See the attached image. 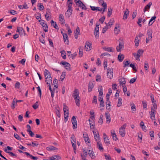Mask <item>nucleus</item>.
I'll list each match as a JSON object with an SVG mask.
<instances>
[{"label": "nucleus", "instance_id": "9b49d317", "mask_svg": "<svg viewBox=\"0 0 160 160\" xmlns=\"http://www.w3.org/2000/svg\"><path fill=\"white\" fill-rule=\"evenodd\" d=\"M72 128L75 129L77 128V123L76 119L74 116H73L72 118Z\"/></svg>", "mask_w": 160, "mask_h": 160}, {"label": "nucleus", "instance_id": "ddd939ff", "mask_svg": "<svg viewBox=\"0 0 160 160\" xmlns=\"http://www.w3.org/2000/svg\"><path fill=\"white\" fill-rule=\"evenodd\" d=\"M61 64L63 65L66 69L68 71L71 70L70 65L69 63L66 62H61Z\"/></svg>", "mask_w": 160, "mask_h": 160}, {"label": "nucleus", "instance_id": "e2e57ef3", "mask_svg": "<svg viewBox=\"0 0 160 160\" xmlns=\"http://www.w3.org/2000/svg\"><path fill=\"white\" fill-rule=\"evenodd\" d=\"M104 69H106L108 66V60L107 59H105L103 62Z\"/></svg>", "mask_w": 160, "mask_h": 160}, {"label": "nucleus", "instance_id": "0e129e2a", "mask_svg": "<svg viewBox=\"0 0 160 160\" xmlns=\"http://www.w3.org/2000/svg\"><path fill=\"white\" fill-rule=\"evenodd\" d=\"M150 118L152 120H155V113L150 112Z\"/></svg>", "mask_w": 160, "mask_h": 160}, {"label": "nucleus", "instance_id": "e433bc0d", "mask_svg": "<svg viewBox=\"0 0 160 160\" xmlns=\"http://www.w3.org/2000/svg\"><path fill=\"white\" fill-rule=\"evenodd\" d=\"M122 103V98L120 97L118 98V101H117V107H120Z\"/></svg>", "mask_w": 160, "mask_h": 160}, {"label": "nucleus", "instance_id": "f3484780", "mask_svg": "<svg viewBox=\"0 0 160 160\" xmlns=\"http://www.w3.org/2000/svg\"><path fill=\"white\" fill-rule=\"evenodd\" d=\"M88 154L92 159H93L95 158V154L92 149L88 150Z\"/></svg>", "mask_w": 160, "mask_h": 160}, {"label": "nucleus", "instance_id": "ea45409f", "mask_svg": "<svg viewBox=\"0 0 160 160\" xmlns=\"http://www.w3.org/2000/svg\"><path fill=\"white\" fill-rule=\"evenodd\" d=\"M94 85L93 83L91 82H89L88 85V91L89 92L92 91V88L94 87Z\"/></svg>", "mask_w": 160, "mask_h": 160}, {"label": "nucleus", "instance_id": "4c0bfd02", "mask_svg": "<svg viewBox=\"0 0 160 160\" xmlns=\"http://www.w3.org/2000/svg\"><path fill=\"white\" fill-rule=\"evenodd\" d=\"M105 117L107 119L106 121L108 123H109L111 121L110 115L108 112H105Z\"/></svg>", "mask_w": 160, "mask_h": 160}, {"label": "nucleus", "instance_id": "7ed1b4c3", "mask_svg": "<svg viewBox=\"0 0 160 160\" xmlns=\"http://www.w3.org/2000/svg\"><path fill=\"white\" fill-rule=\"evenodd\" d=\"M152 29L149 28L147 31V37L146 39V43L149 42L150 40H152Z\"/></svg>", "mask_w": 160, "mask_h": 160}, {"label": "nucleus", "instance_id": "09e8293b", "mask_svg": "<svg viewBox=\"0 0 160 160\" xmlns=\"http://www.w3.org/2000/svg\"><path fill=\"white\" fill-rule=\"evenodd\" d=\"M90 7L91 9L93 11H101L102 10V9H100V8L98 7H95L94 6H90Z\"/></svg>", "mask_w": 160, "mask_h": 160}, {"label": "nucleus", "instance_id": "de8ad7c7", "mask_svg": "<svg viewBox=\"0 0 160 160\" xmlns=\"http://www.w3.org/2000/svg\"><path fill=\"white\" fill-rule=\"evenodd\" d=\"M74 99L75 100V103L76 104V105L78 106H79L80 105V97H78L76 98H74Z\"/></svg>", "mask_w": 160, "mask_h": 160}, {"label": "nucleus", "instance_id": "a878e982", "mask_svg": "<svg viewBox=\"0 0 160 160\" xmlns=\"http://www.w3.org/2000/svg\"><path fill=\"white\" fill-rule=\"evenodd\" d=\"M114 22V19L112 18L110 20L107 24L106 22H105V23L108 28H110L111 27V26L113 24Z\"/></svg>", "mask_w": 160, "mask_h": 160}, {"label": "nucleus", "instance_id": "cd10ccee", "mask_svg": "<svg viewBox=\"0 0 160 160\" xmlns=\"http://www.w3.org/2000/svg\"><path fill=\"white\" fill-rule=\"evenodd\" d=\"M123 88V91L125 95L127 94V96H129L130 95V93L129 92H127V88L126 86H122Z\"/></svg>", "mask_w": 160, "mask_h": 160}, {"label": "nucleus", "instance_id": "9d476101", "mask_svg": "<svg viewBox=\"0 0 160 160\" xmlns=\"http://www.w3.org/2000/svg\"><path fill=\"white\" fill-rule=\"evenodd\" d=\"M45 17L47 21H49L51 19V14L50 9H47Z\"/></svg>", "mask_w": 160, "mask_h": 160}, {"label": "nucleus", "instance_id": "c756f323", "mask_svg": "<svg viewBox=\"0 0 160 160\" xmlns=\"http://www.w3.org/2000/svg\"><path fill=\"white\" fill-rule=\"evenodd\" d=\"M24 153L26 155L28 156V157H29L33 160H37L38 159V158L37 157L32 156L28 152H25Z\"/></svg>", "mask_w": 160, "mask_h": 160}, {"label": "nucleus", "instance_id": "aec40b11", "mask_svg": "<svg viewBox=\"0 0 160 160\" xmlns=\"http://www.w3.org/2000/svg\"><path fill=\"white\" fill-rule=\"evenodd\" d=\"M103 136L104 142L107 145H109L110 144V142L108 137L105 133H103Z\"/></svg>", "mask_w": 160, "mask_h": 160}, {"label": "nucleus", "instance_id": "49530a36", "mask_svg": "<svg viewBox=\"0 0 160 160\" xmlns=\"http://www.w3.org/2000/svg\"><path fill=\"white\" fill-rule=\"evenodd\" d=\"M140 126L142 130L143 131H145L146 130V127L144 125V122L142 121L140 122Z\"/></svg>", "mask_w": 160, "mask_h": 160}, {"label": "nucleus", "instance_id": "13d9d810", "mask_svg": "<svg viewBox=\"0 0 160 160\" xmlns=\"http://www.w3.org/2000/svg\"><path fill=\"white\" fill-rule=\"evenodd\" d=\"M72 2H67V6L68 8V9H72Z\"/></svg>", "mask_w": 160, "mask_h": 160}, {"label": "nucleus", "instance_id": "79ce46f5", "mask_svg": "<svg viewBox=\"0 0 160 160\" xmlns=\"http://www.w3.org/2000/svg\"><path fill=\"white\" fill-rule=\"evenodd\" d=\"M19 8L21 9H28V7L27 4L25 3L23 5H20L18 6Z\"/></svg>", "mask_w": 160, "mask_h": 160}, {"label": "nucleus", "instance_id": "b1692460", "mask_svg": "<svg viewBox=\"0 0 160 160\" xmlns=\"http://www.w3.org/2000/svg\"><path fill=\"white\" fill-rule=\"evenodd\" d=\"M140 40V36H137L134 42L135 45L136 47H138L139 45V44Z\"/></svg>", "mask_w": 160, "mask_h": 160}, {"label": "nucleus", "instance_id": "423d86ee", "mask_svg": "<svg viewBox=\"0 0 160 160\" xmlns=\"http://www.w3.org/2000/svg\"><path fill=\"white\" fill-rule=\"evenodd\" d=\"M83 137L86 143L88 146L90 145V141L88 134L85 132L83 134Z\"/></svg>", "mask_w": 160, "mask_h": 160}, {"label": "nucleus", "instance_id": "3c124183", "mask_svg": "<svg viewBox=\"0 0 160 160\" xmlns=\"http://www.w3.org/2000/svg\"><path fill=\"white\" fill-rule=\"evenodd\" d=\"M144 68L145 71H148L149 68L148 63V61H146L144 62Z\"/></svg>", "mask_w": 160, "mask_h": 160}, {"label": "nucleus", "instance_id": "f8f14e48", "mask_svg": "<svg viewBox=\"0 0 160 160\" xmlns=\"http://www.w3.org/2000/svg\"><path fill=\"white\" fill-rule=\"evenodd\" d=\"M74 37L76 39L78 38V36L81 34L80 30L78 27H77L76 29L74 31Z\"/></svg>", "mask_w": 160, "mask_h": 160}, {"label": "nucleus", "instance_id": "393cba45", "mask_svg": "<svg viewBox=\"0 0 160 160\" xmlns=\"http://www.w3.org/2000/svg\"><path fill=\"white\" fill-rule=\"evenodd\" d=\"M72 9H68L66 12L65 14L66 17L68 18H69L71 15L72 14Z\"/></svg>", "mask_w": 160, "mask_h": 160}, {"label": "nucleus", "instance_id": "4be33fe9", "mask_svg": "<svg viewBox=\"0 0 160 160\" xmlns=\"http://www.w3.org/2000/svg\"><path fill=\"white\" fill-rule=\"evenodd\" d=\"M59 20L61 24H63L65 23L64 16L62 14H60L59 16Z\"/></svg>", "mask_w": 160, "mask_h": 160}, {"label": "nucleus", "instance_id": "680f3d73", "mask_svg": "<svg viewBox=\"0 0 160 160\" xmlns=\"http://www.w3.org/2000/svg\"><path fill=\"white\" fill-rule=\"evenodd\" d=\"M20 87V83L19 82H17L14 86L15 88L17 89H19Z\"/></svg>", "mask_w": 160, "mask_h": 160}, {"label": "nucleus", "instance_id": "6ab92c4d", "mask_svg": "<svg viewBox=\"0 0 160 160\" xmlns=\"http://www.w3.org/2000/svg\"><path fill=\"white\" fill-rule=\"evenodd\" d=\"M61 33L62 35L64 42L67 44H68L69 41L68 40V37L67 34L66 33H63L62 32H61Z\"/></svg>", "mask_w": 160, "mask_h": 160}, {"label": "nucleus", "instance_id": "8fccbe9b", "mask_svg": "<svg viewBox=\"0 0 160 160\" xmlns=\"http://www.w3.org/2000/svg\"><path fill=\"white\" fill-rule=\"evenodd\" d=\"M100 108L101 110H102L104 109V103L103 101H100Z\"/></svg>", "mask_w": 160, "mask_h": 160}, {"label": "nucleus", "instance_id": "864d4df0", "mask_svg": "<svg viewBox=\"0 0 160 160\" xmlns=\"http://www.w3.org/2000/svg\"><path fill=\"white\" fill-rule=\"evenodd\" d=\"M130 106L131 107V109H132V112L134 113V112L136 110V106H135V104L133 103H131Z\"/></svg>", "mask_w": 160, "mask_h": 160}, {"label": "nucleus", "instance_id": "69168bd1", "mask_svg": "<svg viewBox=\"0 0 160 160\" xmlns=\"http://www.w3.org/2000/svg\"><path fill=\"white\" fill-rule=\"evenodd\" d=\"M12 150V148L9 146H7L4 149V151L7 153H8L10 152L9 151Z\"/></svg>", "mask_w": 160, "mask_h": 160}, {"label": "nucleus", "instance_id": "473e14b6", "mask_svg": "<svg viewBox=\"0 0 160 160\" xmlns=\"http://www.w3.org/2000/svg\"><path fill=\"white\" fill-rule=\"evenodd\" d=\"M103 49L105 51L109 52H113L114 50V48L112 47H105L103 48Z\"/></svg>", "mask_w": 160, "mask_h": 160}, {"label": "nucleus", "instance_id": "37998d69", "mask_svg": "<svg viewBox=\"0 0 160 160\" xmlns=\"http://www.w3.org/2000/svg\"><path fill=\"white\" fill-rule=\"evenodd\" d=\"M47 149L48 151H52V150H58V148L55 147H54L52 146H48L47 148Z\"/></svg>", "mask_w": 160, "mask_h": 160}, {"label": "nucleus", "instance_id": "72a5a7b5", "mask_svg": "<svg viewBox=\"0 0 160 160\" xmlns=\"http://www.w3.org/2000/svg\"><path fill=\"white\" fill-rule=\"evenodd\" d=\"M51 24L52 26L53 27L56 29L58 30V27L57 25L56 22H54L53 20L51 21Z\"/></svg>", "mask_w": 160, "mask_h": 160}, {"label": "nucleus", "instance_id": "1a4fd4ad", "mask_svg": "<svg viewBox=\"0 0 160 160\" xmlns=\"http://www.w3.org/2000/svg\"><path fill=\"white\" fill-rule=\"evenodd\" d=\"M92 43L88 41H87L85 44V49L86 51H90L92 48Z\"/></svg>", "mask_w": 160, "mask_h": 160}, {"label": "nucleus", "instance_id": "c85d7f7f", "mask_svg": "<svg viewBox=\"0 0 160 160\" xmlns=\"http://www.w3.org/2000/svg\"><path fill=\"white\" fill-rule=\"evenodd\" d=\"M156 17L154 16L152 17L150 20L148 22V26H150L152 25L153 23L155 21Z\"/></svg>", "mask_w": 160, "mask_h": 160}, {"label": "nucleus", "instance_id": "4468645a", "mask_svg": "<svg viewBox=\"0 0 160 160\" xmlns=\"http://www.w3.org/2000/svg\"><path fill=\"white\" fill-rule=\"evenodd\" d=\"M120 30V25L119 23L115 24V27L114 29V32L115 34H117L119 33Z\"/></svg>", "mask_w": 160, "mask_h": 160}, {"label": "nucleus", "instance_id": "6e6552de", "mask_svg": "<svg viewBox=\"0 0 160 160\" xmlns=\"http://www.w3.org/2000/svg\"><path fill=\"white\" fill-rule=\"evenodd\" d=\"M92 132L94 135V139L96 142L101 140L98 132L97 130L95 129L94 130H93Z\"/></svg>", "mask_w": 160, "mask_h": 160}, {"label": "nucleus", "instance_id": "5fc2aeb1", "mask_svg": "<svg viewBox=\"0 0 160 160\" xmlns=\"http://www.w3.org/2000/svg\"><path fill=\"white\" fill-rule=\"evenodd\" d=\"M61 53L62 57L63 59H65L66 58V53L65 51L62 50L60 52Z\"/></svg>", "mask_w": 160, "mask_h": 160}, {"label": "nucleus", "instance_id": "39448f33", "mask_svg": "<svg viewBox=\"0 0 160 160\" xmlns=\"http://www.w3.org/2000/svg\"><path fill=\"white\" fill-rule=\"evenodd\" d=\"M113 69L112 68H108L107 70V75L108 78L110 79H112L113 77Z\"/></svg>", "mask_w": 160, "mask_h": 160}, {"label": "nucleus", "instance_id": "a18cd8bd", "mask_svg": "<svg viewBox=\"0 0 160 160\" xmlns=\"http://www.w3.org/2000/svg\"><path fill=\"white\" fill-rule=\"evenodd\" d=\"M124 55L120 53L118 56V59L119 61L122 62L124 58Z\"/></svg>", "mask_w": 160, "mask_h": 160}, {"label": "nucleus", "instance_id": "603ef678", "mask_svg": "<svg viewBox=\"0 0 160 160\" xmlns=\"http://www.w3.org/2000/svg\"><path fill=\"white\" fill-rule=\"evenodd\" d=\"M17 103L16 101L15 100V99L13 100L11 105V107L13 109L15 108V106H16L17 105Z\"/></svg>", "mask_w": 160, "mask_h": 160}, {"label": "nucleus", "instance_id": "58836bf2", "mask_svg": "<svg viewBox=\"0 0 160 160\" xmlns=\"http://www.w3.org/2000/svg\"><path fill=\"white\" fill-rule=\"evenodd\" d=\"M17 32H18L20 35H22L23 33H24V31L23 29L20 27L17 28Z\"/></svg>", "mask_w": 160, "mask_h": 160}, {"label": "nucleus", "instance_id": "bb28decb", "mask_svg": "<svg viewBox=\"0 0 160 160\" xmlns=\"http://www.w3.org/2000/svg\"><path fill=\"white\" fill-rule=\"evenodd\" d=\"M44 75L45 78H47V77L48 78H52L50 72L46 69L44 71Z\"/></svg>", "mask_w": 160, "mask_h": 160}, {"label": "nucleus", "instance_id": "c03bdc74", "mask_svg": "<svg viewBox=\"0 0 160 160\" xmlns=\"http://www.w3.org/2000/svg\"><path fill=\"white\" fill-rule=\"evenodd\" d=\"M120 85H122V86H125V84L126 83V81H125V79L124 78H120L119 80Z\"/></svg>", "mask_w": 160, "mask_h": 160}, {"label": "nucleus", "instance_id": "20e7f679", "mask_svg": "<svg viewBox=\"0 0 160 160\" xmlns=\"http://www.w3.org/2000/svg\"><path fill=\"white\" fill-rule=\"evenodd\" d=\"M126 126V124H124L119 129L120 134L122 137H124L125 136L126 134L125 128Z\"/></svg>", "mask_w": 160, "mask_h": 160}, {"label": "nucleus", "instance_id": "a211bd4d", "mask_svg": "<svg viewBox=\"0 0 160 160\" xmlns=\"http://www.w3.org/2000/svg\"><path fill=\"white\" fill-rule=\"evenodd\" d=\"M71 142L72 143V147L74 148V150H75V148H76V139L74 136L72 135L71 137Z\"/></svg>", "mask_w": 160, "mask_h": 160}, {"label": "nucleus", "instance_id": "338daca9", "mask_svg": "<svg viewBox=\"0 0 160 160\" xmlns=\"http://www.w3.org/2000/svg\"><path fill=\"white\" fill-rule=\"evenodd\" d=\"M142 104L143 108L147 109V102L146 101H142Z\"/></svg>", "mask_w": 160, "mask_h": 160}, {"label": "nucleus", "instance_id": "bf43d9fd", "mask_svg": "<svg viewBox=\"0 0 160 160\" xmlns=\"http://www.w3.org/2000/svg\"><path fill=\"white\" fill-rule=\"evenodd\" d=\"M112 9L111 8H108V17H110L112 14Z\"/></svg>", "mask_w": 160, "mask_h": 160}, {"label": "nucleus", "instance_id": "7c9ffc66", "mask_svg": "<svg viewBox=\"0 0 160 160\" xmlns=\"http://www.w3.org/2000/svg\"><path fill=\"white\" fill-rule=\"evenodd\" d=\"M73 96L74 98H77V97H79V92L78 90L77 89H76L74 90L73 92Z\"/></svg>", "mask_w": 160, "mask_h": 160}, {"label": "nucleus", "instance_id": "774afa93", "mask_svg": "<svg viewBox=\"0 0 160 160\" xmlns=\"http://www.w3.org/2000/svg\"><path fill=\"white\" fill-rule=\"evenodd\" d=\"M130 66L133 69L135 70L136 72L137 71V70L136 68V67L135 66V64L134 63H132L130 64Z\"/></svg>", "mask_w": 160, "mask_h": 160}, {"label": "nucleus", "instance_id": "f257e3e1", "mask_svg": "<svg viewBox=\"0 0 160 160\" xmlns=\"http://www.w3.org/2000/svg\"><path fill=\"white\" fill-rule=\"evenodd\" d=\"M63 106L64 120L65 121H67L68 119L69 115L68 108L65 104H63Z\"/></svg>", "mask_w": 160, "mask_h": 160}, {"label": "nucleus", "instance_id": "4d7b16f0", "mask_svg": "<svg viewBox=\"0 0 160 160\" xmlns=\"http://www.w3.org/2000/svg\"><path fill=\"white\" fill-rule=\"evenodd\" d=\"M74 2L79 7H80L83 3L80 0H74Z\"/></svg>", "mask_w": 160, "mask_h": 160}, {"label": "nucleus", "instance_id": "f704fd0d", "mask_svg": "<svg viewBox=\"0 0 160 160\" xmlns=\"http://www.w3.org/2000/svg\"><path fill=\"white\" fill-rule=\"evenodd\" d=\"M48 87L49 90H50L51 93L52 98H53L54 96L55 89H52L51 85H49Z\"/></svg>", "mask_w": 160, "mask_h": 160}, {"label": "nucleus", "instance_id": "2eb2a0df", "mask_svg": "<svg viewBox=\"0 0 160 160\" xmlns=\"http://www.w3.org/2000/svg\"><path fill=\"white\" fill-rule=\"evenodd\" d=\"M111 136L113 140L114 141H116L118 140V138L114 130H112L111 131Z\"/></svg>", "mask_w": 160, "mask_h": 160}, {"label": "nucleus", "instance_id": "412c9836", "mask_svg": "<svg viewBox=\"0 0 160 160\" xmlns=\"http://www.w3.org/2000/svg\"><path fill=\"white\" fill-rule=\"evenodd\" d=\"M100 141L101 140L98 141H96L97 145V147L98 149L100 150V151L102 152H103V148L102 147V144L101 143Z\"/></svg>", "mask_w": 160, "mask_h": 160}, {"label": "nucleus", "instance_id": "5701e85b", "mask_svg": "<svg viewBox=\"0 0 160 160\" xmlns=\"http://www.w3.org/2000/svg\"><path fill=\"white\" fill-rule=\"evenodd\" d=\"M129 10L127 9L126 10L124 11V14L123 17V19L125 20L127 19L128 17L129 16Z\"/></svg>", "mask_w": 160, "mask_h": 160}, {"label": "nucleus", "instance_id": "0eeeda50", "mask_svg": "<svg viewBox=\"0 0 160 160\" xmlns=\"http://www.w3.org/2000/svg\"><path fill=\"white\" fill-rule=\"evenodd\" d=\"M119 45L116 47V50L118 52H120L123 49V43L122 41L120 39L119 40Z\"/></svg>", "mask_w": 160, "mask_h": 160}, {"label": "nucleus", "instance_id": "c9c22d12", "mask_svg": "<svg viewBox=\"0 0 160 160\" xmlns=\"http://www.w3.org/2000/svg\"><path fill=\"white\" fill-rule=\"evenodd\" d=\"M60 159V156L56 155H53L50 158V160H56Z\"/></svg>", "mask_w": 160, "mask_h": 160}, {"label": "nucleus", "instance_id": "2f4dec72", "mask_svg": "<svg viewBox=\"0 0 160 160\" xmlns=\"http://www.w3.org/2000/svg\"><path fill=\"white\" fill-rule=\"evenodd\" d=\"M52 78H48L47 77V78H45V82H46L47 84L48 85V86L51 85L52 83Z\"/></svg>", "mask_w": 160, "mask_h": 160}, {"label": "nucleus", "instance_id": "a19ab883", "mask_svg": "<svg viewBox=\"0 0 160 160\" xmlns=\"http://www.w3.org/2000/svg\"><path fill=\"white\" fill-rule=\"evenodd\" d=\"M152 4V3L151 2H149V3L145 7L143 10L144 12H145L147 11H148V10L149 9Z\"/></svg>", "mask_w": 160, "mask_h": 160}, {"label": "nucleus", "instance_id": "6e6d98bb", "mask_svg": "<svg viewBox=\"0 0 160 160\" xmlns=\"http://www.w3.org/2000/svg\"><path fill=\"white\" fill-rule=\"evenodd\" d=\"M66 76V74L65 72H62V73L61 76H60L59 81H63L64 79L65 78Z\"/></svg>", "mask_w": 160, "mask_h": 160}, {"label": "nucleus", "instance_id": "dca6fc26", "mask_svg": "<svg viewBox=\"0 0 160 160\" xmlns=\"http://www.w3.org/2000/svg\"><path fill=\"white\" fill-rule=\"evenodd\" d=\"M40 24L43 28V30L45 32L48 31V27L47 24L43 20H42L40 22Z\"/></svg>", "mask_w": 160, "mask_h": 160}, {"label": "nucleus", "instance_id": "f03ea898", "mask_svg": "<svg viewBox=\"0 0 160 160\" xmlns=\"http://www.w3.org/2000/svg\"><path fill=\"white\" fill-rule=\"evenodd\" d=\"M143 52V51L142 49H139L137 52V53H133V55L137 60L140 61L139 58L142 56Z\"/></svg>", "mask_w": 160, "mask_h": 160}, {"label": "nucleus", "instance_id": "052dcab7", "mask_svg": "<svg viewBox=\"0 0 160 160\" xmlns=\"http://www.w3.org/2000/svg\"><path fill=\"white\" fill-rule=\"evenodd\" d=\"M106 104L107 109L109 110L110 108V102L109 101H106Z\"/></svg>", "mask_w": 160, "mask_h": 160}]
</instances>
